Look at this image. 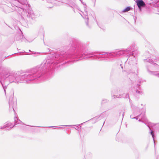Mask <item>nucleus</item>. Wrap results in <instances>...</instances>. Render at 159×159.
<instances>
[{
  "instance_id": "nucleus-1",
  "label": "nucleus",
  "mask_w": 159,
  "mask_h": 159,
  "mask_svg": "<svg viewBox=\"0 0 159 159\" xmlns=\"http://www.w3.org/2000/svg\"><path fill=\"white\" fill-rule=\"evenodd\" d=\"M84 47L81 44L76 45L73 48L71 55H68L64 53V51L61 52L60 55L58 53L54 55L52 59L51 60V64H58L62 60L67 58H77L80 59L92 58L93 59H98L99 60H105V58H110L120 55V51L108 52H85L83 53Z\"/></svg>"
},
{
  "instance_id": "nucleus-2",
  "label": "nucleus",
  "mask_w": 159,
  "mask_h": 159,
  "mask_svg": "<svg viewBox=\"0 0 159 159\" xmlns=\"http://www.w3.org/2000/svg\"><path fill=\"white\" fill-rule=\"evenodd\" d=\"M29 7H27L26 5H22L18 9V12L21 15L22 19L24 17H27L33 19L35 17V16L33 11L30 7V5L28 3Z\"/></svg>"
},
{
  "instance_id": "nucleus-3",
  "label": "nucleus",
  "mask_w": 159,
  "mask_h": 159,
  "mask_svg": "<svg viewBox=\"0 0 159 159\" xmlns=\"http://www.w3.org/2000/svg\"><path fill=\"white\" fill-rule=\"evenodd\" d=\"M144 62L146 63H149L146 67L147 71L148 69L152 71H159V61L154 62L152 60L148 59H145Z\"/></svg>"
},
{
  "instance_id": "nucleus-4",
  "label": "nucleus",
  "mask_w": 159,
  "mask_h": 159,
  "mask_svg": "<svg viewBox=\"0 0 159 159\" xmlns=\"http://www.w3.org/2000/svg\"><path fill=\"white\" fill-rule=\"evenodd\" d=\"M134 48H135V46L132 45L131 46L127 49H123L119 50L120 55L125 54L128 56L132 55L134 57L138 52L137 50H136V49H134Z\"/></svg>"
},
{
  "instance_id": "nucleus-5",
  "label": "nucleus",
  "mask_w": 159,
  "mask_h": 159,
  "mask_svg": "<svg viewBox=\"0 0 159 159\" xmlns=\"http://www.w3.org/2000/svg\"><path fill=\"white\" fill-rule=\"evenodd\" d=\"M7 4L8 5L3 4L1 5L0 7L3 9L4 12L6 13H8L15 10H16L18 12L17 7L14 6L12 3Z\"/></svg>"
},
{
  "instance_id": "nucleus-6",
  "label": "nucleus",
  "mask_w": 159,
  "mask_h": 159,
  "mask_svg": "<svg viewBox=\"0 0 159 159\" xmlns=\"http://www.w3.org/2000/svg\"><path fill=\"white\" fill-rule=\"evenodd\" d=\"M12 3L14 6L17 7V9L22 5H26L27 7H29L27 0H13Z\"/></svg>"
},
{
  "instance_id": "nucleus-7",
  "label": "nucleus",
  "mask_w": 159,
  "mask_h": 159,
  "mask_svg": "<svg viewBox=\"0 0 159 159\" xmlns=\"http://www.w3.org/2000/svg\"><path fill=\"white\" fill-rule=\"evenodd\" d=\"M21 122V121L16 117H14V125H16L17 124H19ZM14 125H13L11 123L9 122L8 123H7L6 124H5L3 126H1V129H4L5 128H6L7 129H8L9 127V129H11V128L13 127Z\"/></svg>"
},
{
  "instance_id": "nucleus-8",
  "label": "nucleus",
  "mask_w": 159,
  "mask_h": 159,
  "mask_svg": "<svg viewBox=\"0 0 159 159\" xmlns=\"http://www.w3.org/2000/svg\"><path fill=\"white\" fill-rule=\"evenodd\" d=\"M9 108L10 111H15L17 107V103L16 100H13V98L10 97L9 101Z\"/></svg>"
},
{
  "instance_id": "nucleus-9",
  "label": "nucleus",
  "mask_w": 159,
  "mask_h": 159,
  "mask_svg": "<svg viewBox=\"0 0 159 159\" xmlns=\"http://www.w3.org/2000/svg\"><path fill=\"white\" fill-rule=\"evenodd\" d=\"M136 2L140 11L141 10L142 7H144L146 5L145 2L143 0H136Z\"/></svg>"
},
{
  "instance_id": "nucleus-10",
  "label": "nucleus",
  "mask_w": 159,
  "mask_h": 159,
  "mask_svg": "<svg viewBox=\"0 0 159 159\" xmlns=\"http://www.w3.org/2000/svg\"><path fill=\"white\" fill-rule=\"evenodd\" d=\"M148 71L150 75L155 76L159 78V71H152L148 69Z\"/></svg>"
},
{
  "instance_id": "nucleus-11",
  "label": "nucleus",
  "mask_w": 159,
  "mask_h": 159,
  "mask_svg": "<svg viewBox=\"0 0 159 159\" xmlns=\"http://www.w3.org/2000/svg\"><path fill=\"white\" fill-rule=\"evenodd\" d=\"M114 97H116V98H129V95L128 93L126 94H121L120 93L116 95V96L114 95Z\"/></svg>"
},
{
  "instance_id": "nucleus-12",
  "label": "nucleus",
  "mask_w": 159,
  "mask_h": 159,
  "mask_svg": "<svg viewBox=\"0 0 159 159\" xmlns=\"http://www.w3.org/2000/svg\"><path fill=\"white\" fill-rule=\"evenodd\" d=\"M139 113H137V112L134 111V114H132L130 116V117L132 119H135L136 120H138L139 119V116L140 115H138Z\"/></svg>"
},
{
  "instance_id": "nucleus-13",
  "label": "nucleus",
  "mask_w": 159,
  "mask_h": 159,
  "mask_svg": "<svg viewBox=\"0 0 159 159\" xmlns=\"http://www.w3.org/2000/svg\"><path fill=\"white\" fill-rule=\"evenodd\" d=\"M83 15L84 16V18L85 19L88 20L90 16H91L90 14L88 13V12L87 11L86 9H84V11L83 12Z\"/></svg>"
},
{
  "instance_id": "nucleus-14",
  "label": "nucleus",
  "mask_w": 159,
  "mask_h": 159,
  "mask_svg": "<svg viewBox=\"0 0 159 159\" xmlns=\"http://www.w3.org/2000/svg\"><path fill=\"white\" fill-rule=\"evenodd\" d=\"M24 38V36L22 34V32L20 34H17L16 35L15 39L17 41H19Z\"/></svg>"
},
{
  "instance_id": "nucleus-15",
  "label": "nucleus",
  "mask_w": 159,
  "mask_h": 159,
  "mask_svg": "<svg viewBox=\"0 0 159 159\" xmlns=\"http://www.w3.org/2000/svg\"><path fill=\"white\" fill-rule=\"evenodd\" d=\"M148 127H149V128L150 129V130L151 131L150 133H151V135H152V137L154 143H155V140H154V134L153 131L150 128V127L148 125Z\"/></svg>"
},
{
  "instance_id": "nucleus-16",
  "label": "nucleus",
  "mask_w": 159,
  "mask_h": 159,
  "mask_svg": "<svg viewBox=\"0 0 159 159\" xmlns=\"http://www.w3.org/2000/svg\"><path fill=\"white\" fill-rule=\"evenodd\" d=\"M47 2L49 3H52L53 5L56 3V2H57L55 0H47Z\"/></svg>"
},
{
  "instance_id": "nucleus-17",
  "label": "nucleus",
  "mask_w": 159,
  "mask_h": 159,
  "mask_svg": "<svg viewBox=\"0 0 159 159\" xmlns=\"http://www.w3.org/2000/svg\"><path fill=\"white\" fill-rule=\"evenodd\" d=\"M144 113L145 112H144L143 113H141V114L139 115H140L139 116V118L140 117L141 119L144 120Z\"/></svg>"
},
{
  "instance_id": "nucleus-18",
  "label": "nucleus",
  "mask_w": 159,
  "mask_h": 159,
  "mask_svg": "<svg viewBox=\"0 0 159 159\" xmlns=\"http://www.w3.org/2000/svg\"><path fill=\"white\" fill-rule=\"evenodd\" d=\"M130 8H131L130 7H128L123 10L122 11V12L128 11L130 10Z\"/></svg>"
},
{
  "instance_id": "nucleus-19",
  "label": "nucleus",
  "mask_w": 159,
  "mask_h": 159,
  "mask_svg": "<svg viewBox=\"0 0 159 159\" xmlns=\"http://www.w3.org/2000/svg\"><path fill=\"white\" fill-rule=\"evenodd\" d=\"M138 70V68L136 67L135 70H130V71L128 72L129 74L130 73H135L136 71H137Z\"/></svg>"
},
{
  "instance_id": "nucleus-20",
  "label": "nucleus",
  "mask_w": 159,
  "mask_h": 159,
  "mask_svg": "<svg viewBox=\"0 0 159 159\" xmlns=\"http://www.w3.org/2000/svg\"><path fill=\"white\" fill-rule=\"evenodd\" d=\"M108 102V100L106 99H103L102 100V103L103 104L107 102Z\"/></svg>"
},
{
  "instance_id": "nucleus-21",
  "label": "nucleus",
  "mask_w": 159,
  "mask_h": 159,
  "mask_svg": "<svg viewBox=\"0 0 159 159\" xmlns=\"http://www.w3.org/2000/svg\"><path fill=\"white\" fill-rule=\"evenodd\" d=\"M74 128L75 129L78 130H79L80 129V128L77 126H76V127H75Z\"/></svg>"
},
{
  "instance_id": "nucleus-22",
  "label": "nucleus",
  "mask_w": 159,
  "mask_h": 159,
  "mask_svg": "<svg viewBox=\"0 0 159 159\" xmlns=\"http://www.w3.org/2000/svg\"><path fill=\"white\" fill-rule=\"evenodd\" d=\"M136 92L138 94H141V92H140V91L138 90H136Z\"/></svg>"
},
{
  "instance_id": "nucleus-23",
  "label": "nucleus",
  "mask_w": 159,
  "mask_h": 159,
  "mask_svg": "<svg viewBox=\"0 0 159 159\" xmlns=\"http://www.w3.org/2000/svg\"><path fill=\"white\" fill-rule=\"evenodd\" d=\"M64 126H76V125H65Z\"/></svg>"
},
{
  "instance_id": "nucleus-24",
  "label": "nucleus",
  "mask_w": 159,
  "mask_h": 159,
  "mask_svg": "<svg viewBox=\"0 0 159 159\" xmlns=\"http://www.w3.org/2000/svg\"><path fill=\"white\" fill-rule=\"evenodd\" d=\"M142 120H143V119H141V118H140L139 119V122H143L142 121Z\"/></svg>"
},
{
  "instance_id": "nucleus-25",
  "label": "nucleus",
  "mask_w": 159,
  "mask_h": 159,
  "mask_svg": "<svg viewBox=\"0 0 159 159\" xmlns=\"http://www.w3.org/2000/svg\"><path fill=\"white\" fill-rule=\"evenodd\" d=\"M96 118H93V119H92V120H95V119Z\"/></svg>"
},
{
  "instance_id": "nucleus-26",
  "label": "nucleus",
  "mask_w": 159,
  "mask_h": 159,
  "mask_svg": "<svg viewBox=\"0 0 159 159\" xmlns=\"http://www.w3.org/2000/svg\"><path fill=\"white\" fill-rule=\"evenodd\" d=\"M139 110V108H138V107L136 108V110L137 111H138Z\"/></svg>"
},
{
  "instance_id": "nucleus-27",
  "label": "nucleus",
  "mask_w": 159,
  "mask_h": 159,
  "mask_svg": "<svg viewBox=\"0 0 159 159\" xmlns=\"http://www.w3.org/2000/svg\"><path fill=\"white\" fill-rule=\"evenodd\" d=\"M86 24L87 25H88V22H86Z\"/></svg>"
},
{
  "instance_id": "nucleus-28",
  "label": "nucleus",
  "mask_w": 159,
  "mask_h": 159,
  "mask_svg": "<svg viewBox=\"0 0 159 159\" xmlns=\"http://www.w3.org/2000/svg\"><path fill=\"white\" fill-rule=\"evenodd\" d=\"M124 113L123 112V114H122V116L123 117L124 116Z\"/></svg>"
},
{
  "instance_id": "nucleus-29",
  "label": "nucleus",
  "mask_w": 159,
  "mask_h": 159,
  "mask_svg": "<svg viewBox=\"0 0 159 159\" xmlns=\"http://www.w3.org/2000/svg\"><path fill=\"white\" fill-rule=\"evenodd\" d=\"M27 126H30V125H27ZM32 126V127H35V126Z\"/></svg>"
},
{
  "instance_id": "nucleus-30",
  "label": "nucleus",
  "mask_w": 159,
  "mask_h": 159,
  "mask_svg": "<svg viewBox=\"0 0 159 159\" xmlns=\"http://www.w3.org/2000/svg\"><path fill=\"white\" fill-rule=\"evenodd\" d=\"M41 31H43V29H41Z\"/></svg>"
},
{
  "instance_id": "nucleus-31",
  "label": "nucleus",
  "mask_w": 159,
  "mask_h": 159,
  "mask_svg": "<svg viewBox=\"0 0 159 159\" xmlns=\"http://www.w3.org/2000/svg\"><path fill=\"white\" fill-rule=\"evenodd\" d=\"M52 128H54L53 127H52Z\"/></svg>"
},
{
  "instance_id": "nucleus-32",
  "label": "nucleus",
  "mask_w": 159,
  "mask_h": 159,
  "mask_svg": "<svg viewBox=\"0 0 159 159\" xmlns=\"http://www.w3.org/2000/svg\"><path fill=\"white\" fill-rule=\"evenodd\" d=\"M0 129H1V126H0Z\"/></svg>"
},
{
  "instance_id": "nucleus-33",
  "label": "nucleus",
  "mask_w": 159,
  "mask_h": 159,
  "mask_svg": "<svg viewBox=\"0 0 159 159\" xmlns=\"http://www.w3.org/2000/svg\"><path fill=\"white\" fill-rule=\"evenodd\" d=\"M121 68H122V69H123V67H122V66H121Z\"/></svg>"
}]
</instances>
